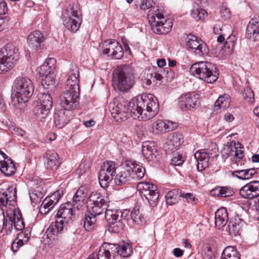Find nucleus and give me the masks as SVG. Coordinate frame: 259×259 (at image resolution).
I'll return each instance as SVG.
<instances>
[{
  "label": "nucleus",
  "instance_id": "b1692460",
  "mask_svg": "<svg viewBox=\"0 0 259 259\" xmlns=\"http://www.w3.org/2000/svg\"><path fill=\"white\" fill-rule=\"evenodd\" d=\"M0 169L6 176H10L16 171L13 162L3 152L0 150Z\"/></svg>",
  "mask_w": 259,
  "mask_h": 259
},
{
  "label": "nucleus",
  "instance_id": "c756f323",
  "mask_svg": "<svg viewBox=\"0 0 259 259\" xmlns=\"http://www.w3.org/2000/svg\"><path fill=\"white\" fill-rule=\"evenodd\" d=\"M248 38L256 39L259 33V16L252 18L249 22L246 32Z\"/></svg>",
  "mask_w": 259,
  "mask_h": 259
},
{
  "label": "nucleus",
  "instance_id": "f704fd0d",
  "mask_svg": "<svg viewBox=\"0 0 259 259\" xmlns=\"http://www.w3.org/2000/svg\"><path fill=\"white\" fill-rule=\"evenodd\" d=\"M29 238V233L21 232L13 242L11 245V249L14 252H16L19 248L27 243Z\"/></svg>",
  "mask_w": 259,
  "mask_h": 259
},
{
  "label": "nucleus",
  "instance_id": "2f4dec72",
  "mask_svg": "<svg viewBox=\"0 0 259 259\" xmlns=\"http://www.w3.org/2000/svg\"><path fill=\"white\" fill-rule=\"evenodd\" d=\"M126 164L130 170L131 176L134 180H139L143 178L145 173V168L140 164L136 162L126 161Z\"/></svg>",
  "mask_w": 259,
  "mask_h": 259
},
{
  "label": "nucleus",
  "instance_id": "ddd939ff",
  "mask_svg": "<svg viewBox=\"0 0 259 259\" xmlns=\"http://www.w3.org/2000/svg\"><path fill=\"white\" fill-rule=\"evenodd\" d=\"M79 91L65 89L60 96L61 104L62 107L68 111L76 108L78 105Z\"/></svg>",
  "mask_w": 259,
  "mask_h": 259
},
{
  "label": "nucleus",
  "instance_id": "de8ad7c7",
  "mask_svg": "<svg viewBox=\"0 0 259 259\" xmlns=\"http://www.w3.org/2000/svg\"><path fill=\"white\" fill-rule=\"evenodd\" d=\"M55 75L54 73L42 77L41 85L44 88L49 89L53 87L55 82Z\"/></svg>",
  "mask_w": 259,
  "mask_h": 259
},
{
  "label": "nucleus",
  "instance_id": "4be33fe9",
  "mask_svg": "<svg viewBox=\"0 0 259 259\" xmlns=\"http://www.w3.org/2000/svg\"><path fill=\"white\" fill-rule=\"evenodd\" d=\"M240 195L245 199H252L259 196V181H252L240 190Z\"/></svg>",
  "mask_w": 259,
  "mask_h": 259
},
{
  "label": "nucleus",
  "instance_id": "864d4df0",
  "mask_svg": "<svg viewBox=\"0 0 259 259\" xmlns=\"http://www.w3.org/2000/svg\"><path fill=\"white\" fill-rule=\"evenodd\" d=\"M102 246L107 250L109 253H111V256L112 255L113 257L117 254V251L119 245L117 244H111L105 242L102 245Z\"/></svg>",
  "mask_w": 259,
  "mask_h": 259
},
{
  "label": "nucleus",
  "instance_id": "c03bdc74",
  "mask_svg": "<svg viewBox=\"0 0 259 259\" xmlns=\"http://www.w3.org/2000/svg\"><path fill=\"white\" fill-rule=\"evenodd\" d=\"M153 0H135V5L137 8L146 11L152 10Z\"/></svg>",
  "mask_w": 259,
  "mask_h": 259
},
{
  "label": "nucleus",
  "instance_id": "8fccbe9b",
  "mask_svg": "<svg viewBox=\"0 0 259 259\" xmlns=\"http://www.w3.org/2000/svg\"><path fill=\"white\" fill-rule=\"evenodd\" d=\"M241 144H235L234 147H231L230 149V154L234 155L237 158L240 159L243 157V151L241 147Z\"/></svg>",
  "mask_w": 259,
  "mask_h": 259
},
{
  "label": "nucleus",
  "instance_id": "052dcab7",
  "mask_svg": "<svg viewBox=\"0 0 259 259\" xmlns=\"http://www.w3.org/2000/svg\"><path fill=\"white\" fill-rule=\"evenodd\" d=\"M89 165L87 162H82L79 164L76 170V172L79 176H81L84 173L89 170Z\"/></svg>",
  "mask_w": 259,
  "mask_h": 259
},
{
  "label": "nucleus",
  "instance_id": "72a5a7b5",
  "mask_svg": "<svg viewBox=\"0 0 259 259\" xmlns=\"http://www.w3.org/2000/svg\"><path fill=\"white\" fill-rule=\"evenodd\" d=\"M228 221V212L224 207L220 208L215 212V225L218 229L224 227Z\"/></svg>",
  "mask_w": 259,
  "mask_h": 259
},
{
  "label": "nucleus",
  "instance_id": "0e129e2a",
  "mask_svg": "<svg viewBox=\"0 0 259 259\" xmlns=\"http://www.w3.org/2000/svg\"><path fill=\"white\" fill-rule=\"evenodd\" d=\"M180 196L182 197L186 198L188 201L193 202H195L196 198L193 196L192 193H188L186 194H181Z\"/></svg>",
  "mask_w": 259,
  "mask_h": 259
},
{
  "label": "nucleus",
  "instance_id": "69168bd1",
  "mask_svg": "<svg viewBox=\"0 0 259 259\" xmlns=\"http://www.w3.org/2000/svg\"><path fill=\"white\" fill-rule=\"evenodd\" d=\"M7 5L5 2L0 1V15H3L7 12Z\"/></svg>",
  "mask_w": 259,
  "mask_h": 259
},
{
  "label": "nucleus",
  "instance_id": "a19ab883",
  "mask_svg": "<svg viewBox=\"0 0 259 259\" xmlns=\"http://www.w3.org/2000/svg\"><path fill=\"white\" fill-rule=\"evenodd\" d=\"M215 110L219 109H226L230 106V99L227 95L220 96L214 103Z\"/></svg>",
  "mask_w": 259,
  "mask_h": 259
},
{
  "label": "nucleus",
  "instance_id": "f257e3e1",
  "mask_svg": "<svg viewBox=\"0 0 259 259\" xmlns=\"http://www.w3.org/2000/svg\"><path fill=\"white\" fill-rule=\"evenodd\" d=\"M109 199L107 196L95 191L92 192L87 202L88 214H85L84 228L87 231H92L96 227V217L102 214L106 209Z\"/></svg>",
  "mask_w": 259,
  "mask_h": 259
},
{
  "label": "nucleus",
  "instance_id": "9d476101",
  "mask_svg": "<svg viewBox=\"0 0 259 259\" xmlns=\"http://www.w3.org/2000/svg\"><path fill=\"white\" fill-rule=\"evenodd\" d=\"M38 102L34 108L33 112L38 120H42L49 115L52 107V98L48 93H40L38 95Z\"/></svg>",
  "mask_w": 259,
  "mask_h": 259
},
{
  "label": "nucleus",
  "instance_id": "a18cd8bd",
  "mask_svg": "<svg viewBox=\"0 0 259 259\" xmlns=\"http://www.w3.org/2000/svg\"><path fill=\"white\" fill-rule=\"evenodd\" d=\"M79 72L78 67L75 64H71L68 72V79L74 80L76 82H79Z\"/></svg>",
  "mask_w": 259,
  "mask_h": 259
},
{
  "label": "nucleus",
  "instance_id": "37998d69",
  "mask_svg": "<svg viewBox=\"0 0 259 259\" xmlns=\"http://www.w3.org/2000/svg\"><path fill=\"white\" fill-rule=\"evenodd\" d=\"M133 252V249L130 245L128 243H122L119 245L117 254L123 257H128Z\"/></svg>",
  "mask_w": 259,
  "mask_h": 259
},
{
  "label": "nucleus",
  "instance_id": "bf43d9fd",
  "mask_svg": "<svg viewBox=\"0 0 259 259\" xmlns=\"http://www.w3.org/2000/svg\"><path fill=\"white\" fill-rule=\"evenodd\" d=\"M65 89L70 90H76L79 91V82H76L74 80L67 79Z\"/></svg>",
  "mask_w": 259,
  "mask_h": 259
},
{
  "label": "nucleus",
  "instance_id": "f03ea898",
  "mask_svg": "<svg viewBox=\"0 0 259 259\" xmlns=\"http://www.w3.org/2000/svg\"><path fill=\"white\" fill-rule=\"evenodd\" d=\"M34 85L31 80L26 77H17L12 86L11 102L16 108H22L33 95Z\"/></svg>",
  "mask_w": 259,
  "mask_h": 259
},
{
  "label": "nucleus",
  "instance_id": "4c0bfd02",
  "mask_svg": "<svg viewBox=\"0 0 259 259\" xmlns=\"http://www.w3.org/2000/svg\"><path fill=\"white\" fill-rule=\"evenodd\" d=\"M11 219L14 223V227L16 230L18 231L22 230L24 227V222L22 219V215L18 209H14L12 213L10 214Z\"/></svg>",
  "mask_w": 259,
  "mask_h": 259
},
{
  "label": "nucleus",
  "instance_id": "680f3d73",
  "mask_svg": "<svg viewBox=\"0 0 259 259\" xmlns=\"http://www.w3.org/2000/svg\"><path fill=\"white\" fill-rule=\"evenodd\" d=\"M42 197V194L40 193L32 192L30 194V198L32 202L37 203L39 202Z\"/></svg>",
  "mask_w": 259,
  "mask_h": 259
},
{
  "label": "nucleus",
  "instance_id": "393cba45",
  "mask_svg": "<svg viewBox=\"0 0 259 259\" xmlns=\"http://www.w3.org/2000/svg\"><path fill=\"white\" fill-rule=\"evenodd\" d=\"M184 137L181 133H173L169 134L165 143V147L167 150L172 152L176 150L183 143Z\"/></svg>",
  "mask_w": 259,
  "mask_h": 259
},
{
  "label": "nucleus",
  "instance_id": "ea45409f",
  "mask_svg": "<svg viewBox=\"0 0 259 259\" xmlns=\"http://www.w3.org/2000/svg\"><path fill=\"white\" fill-rule=\"evenodd\" d=\"M221 259H240L238 251L233 246H227L222 252Z\"/></svg>",
  "mask_w": 259,
  "mask_h": 259
},
{
  "label": "nucleus",
  "instance_id": "4468645a",
  "mask_svg": "<svg viewBox=\"0 0 259 259\" xmlns=\"http://www.w3.org/2000/svg\"><path fill=\"white\" fill-rule=\"evenodd\" d=\"M187 47L198 56L206 55L208 48L206 44L197 36L189 34L185 39Z\"/></svg>",
  "mask_w": 259,
  "mask_h": 259
},
{
  "label": "nucleus",
  "instance_id": "20e7f679",
  "mask_svg": "<svg viewBox=\"0 0 259 259\" xmlns=\"http://www.w3.org/2000/svg\"><path fill=\"white\" fill-rule=\"evenodd\" d=\"M74 209L73 205L70 203L61 205L56 214L55 222H52L46 231L48 238L54 239L55 235L62 231L64 226L72 220Z\"/></svg>",
  "mask_w": 259,
  "mask_h": 259
},
{
  "label": "nucleus",
  "instance_id": "f8f14e48",
  "mask_svg": "<svg viewBox=\"0 0 259 259\" xmlns=\"http://www.w3.org/2000/svg\"><path fill=\"white\" fill-rule=\"evenodd\" d=\"M116 166L114 162L108 161L103 163L99 172V181L102 187L105 188L113 180L116 174Z\"/></svg>",
  "mask_w": 259,
  "mask_h": 259
},
{
  "label": "nucleus",
  "instance_id": "1a4fd4ad",
  "mask_svg": "<svg viewBox=\"0 0 259 259\" xmlns=\"http://www.w3.org/2000/svg\"><path fill=\"white\" fill-rule=\"evenodd\" d=\"M17 50L12 45H7L0 50V74L12 68L18 60Z\"/></svg>",
  "mask_w": 259,
  "mask_h": 259
},
{
  "label": "nucleus",
  "instance_id": "e2e57ef3",
  "mask_svg": "<svg viewBox=\"0 0 259 259\" xmlns=\"http://www.w3.org/2000/svg\"><path fill=\"white\" fill-rule=\"evenodd\" d=\"M221 17L224 19L227 20L230 18V10L226 7H222L221 9Z\"/></svg>",
  "mask_w": 259,
  "mask_h": 259
},
{
  "label": "nucleus",
  "instance_id": "aec40b11",
  "mask_svg": "<svg viewBox=\"0 0 259 259\" xmlns=\"http://www.w3.org/2000/svg\"><path fill=\"white\" fill-rule=\"evenodd\" d=\"M17 191L15 186L9 187L5 192L0 190V206H14L16 203Z\"/></svg>",
  "mask_w": 259,
  "mask_h": 259
},
{
  "label": "nucleus",
  "instance_id": "f3484780",
  "mask_svg": "<svg viewBox=\"0 0 259 259\" xmlns=\"http://www.w3.org/2000/svg\"><path fill=\"white\" fill-rule=\"evenodd\" d=\"M200 104L199 95L194 93L182 95L179 98L178 105L182 110L187 111Z\"/></svg>",
  "mask_w": 259,
  "mask_h": 259
},
{
  "label": "nucleus",
  "instance_id": "bb28decb",
  "mask_svg": "<svg viewBox=\"0 0 259 259\" xmlns=\"http://www.w3.org/2000/svg\"><path fill=\"white\" fill-rule=\"evenodd\" d=\"M126 162L123 165L120 171L116 175L115 178V183L117 185H121L130 182L133 179Z\"/></svg>",
  "mask_w": 259,
  "mask_h": 259
},
{
  "label": "nucleus",
  "instance_id": "4d7b16f0",
  "mask_svg": "<svg viewBox=\"0 0 259 259\" xmlns=\"http://www.w3.org/2000/svg\"><path fill=\"white\" fill-rule=\"evenodd\" d=\"M95 254L97 255V259H111V253L107 252L102 246L100 248L98 252Z\"/></svg>",
  "mask_w": 259,
  "mask_h": 259
},
{
  "label": "nucleus",
  "instance_id": "5fc2aeb1",
  "mask_svg": "<svg viewBox=\"0 0 259 259\" xmlns=\"http://www.w3.org/2000/svg\"><path fill=\"white\" fill-rule=\"evenodd\" d=\"M191 15L196 20L198 21L204 18L206 12L204 9L196 8L191 11Z\"/></svg>",
  "mask_w": 259,
  "mask_h": 259
},
{
  "label": "nucleus",
  "instance_id": "7ed1b4c3",
  "mask_svg": "<svg viewBox=\"0 0 259 259\" xmlns=\"http://www.w3.org/2000/svg\"><path fill=\"white\" fill-rule=\"evenodd\" d=\"M137 119L147 120L155 116L159 111V104L152 94H142L134 98Z\"/></svg>",
  "mask_w": 259,
  "mask_h": 259
},
{
  "label": "nucleus",
  "instance_id": "7c9ffc66",
  "mask_svg": "<svg viewBox=\"0 0 259 259\" xmlns=\"http://www.w3.org/2000/svg\"><path fill=\"white\" fill-rule=\"evenodd\" d=\"M87 193L88 190L86 187L81 186L78 188L73 198L72 205L74 208L78 210L82 206Z\"/></svg>",
  "mask_w": 259,
  "mask_h": 259
},
{
  "label": "nucleus",
  "instance_id": "79ce46f5",
  "mask_svg": "<svg viewBox=\"0 0 259 259\" xmlns=\"http://www.w3.org/2000/svg\"><path fill=\"white\" fill-rule=\"evenodd\" d=\"M131 217L133 222L139 225H144L146 223L145 219L140 212L139 208L135 207L131 213Z\"/></svg>",
  "mask_w": 259,
  "mask_h": 259
},
{
  "label": "nucleus",
  "instance_id": "3c124183",
  "mask_svg": "<svg viewBox=\"0 0 259 259\" xmlns=\"http://www.w3.org/2000/svg\"><path fill=\"white\" fill-rule=\"evenodd\" d=\"M9 216V220H5V218L2 219V226L0 228V231L4 229L7 233H11L14 226V223L12 219H11L10 214H7Z\"/></svg>",
  "mask_w": 259,
  "mask_h": 259
},
{
  "label": "nucleus",
  "instance_id": "473e14b6",
  "mask_svg": "<svg viewBox=\"0 0 259 259\" xmlns=\"http://www.w3.org/2000/svg\"><path fill=\"white\" fill-rule=\"evenodd\" d=\"M55 60L53 58H50L47 60L43 64L37 68V72L41 77L54 73L55 67L54 63Z\"/></svg>",
  "mask_w": 259,
  "mask_h": 259
},
{
  "label": "nucleus",
  "instance_id": "e433bc0d",
  "mask_svg": "<svg viewBox=\"0 0 259 259\" xmlns=\"http://www.w3.org/2000/svg\"><path fill=\"white\" fill-rule=\"evenodd\" d=\"M243 222L238 218L231 220L228 226V232L230 235L237 236L240 235L242 230Z\"/></svg>",
  "mask_w": 259,
  "mask_h": 259
},
{
  "label": "nucleus",
  "instance_id": "c9c22d12",
  "mask_svg": "<svg viewBox=\"0 0 259 259\" xmlns=\"http://www.w3.org/2000/svg\"><path fill=\"white\" fill-rule=\"evenodd\" d=\"M123 214L124 213L121 210L107 209L105 217L109 224L114 225L115 223L119 222L122 218L125 217Z\"/></svg>",
  "mask_w": 259,
  "mask_h": 259
},
{
  "label": "nucleus",
  "instance_id": "9b49d317",
  "mask_svg": "<svg viewBox=\"0 0 259 259\" xmlns=\"http://www.w3.org/2000/svg\"><path fill=\"white\" fill-rule=\"evenodd\" d=\"M137 188L142 196H144L149 204L155 206L157 204L158 198V191L156 185L146 182L139 183Z\"/></svg>",
  "mask_w": 259,
  "mask_h": 259
},
{
  "label": "nucleus",
  "instance_id": "09e8293b",
  "mask_svg": "<svg viewBox=\"0 0 259 259\" xmlns=\"http://www.w3.org/2000/svg\"><path fill=\"white\" fill-rule=\"evenodd\" d=\"M215 194L221 197H228L233 195V191L226 187H219L213 190Z\"/></svg>",
  "mask_w": 259,
  "mask_h": 259
},
{
  "label": "nucleus",
  "instance_id": "dca6fc26",
  "mask_svg": "<svg viewBox=\"0 0 259 259\" xmlns=\"http://www.w3.org/2000/svg\"><path fill=\"white\" fill-rule=\"evenodd\" d=\"M103 53L116 59H120L123 55L122 47L115 39L107 40L103 44Z\"/></svg>",
  "mask_w": 259,
  "mask_h": 259
},
{
  "label": "nucleus",
  "instance_id": "603ef678",
  "mask_svg": "<svg viewBox=\"0 0 259 259\" xmlns=\"http://www.w3.org/2000/svg\"><path fill=\"white\" fill-rule=\"evenodd\" d=\"M242 96L244 100L250 104L254 102V93L250 88L246 87L242 93Z\"/></svg>",
  "mask_w": 259,
  "mask_h": 259
},
{
  "label": "nucleus",
  "instance_id": "a878e982",
  "mask_svg": "<svg viewBox=\"0 0 259 259\" xmlns=\"http://www.w3.org/2000/svg\"><path fill=\"white\" fill-rule=\"evenodd\" d=\"M45 159V164L46 168L49 170H54L57 169L60 162L59 156L57 153L52 151H48L44 155Z\"/></svg>",
  "mask_w": 259,
  "mask_h": 259
},
{
  "label": "nucleus",
  "instance_id": "58836bf2",
  "mask_svg": "<svg viewBox=\"0 0 259 259\" xmlns=\"http://www.w3.org/2000/svg\"><path fill=\"white\" fill-rule=\"evenodd\" d=\"M256 173V169L249 168L242 170H235L232 172V175L240 180H248Z\"/></svg>",
  "mask_w": 259,
  "mask_h": 259
},
{
  "label": "nucleus",
  "instance_id": "6e6552de",
  "mask_svg": "<svg viewBox=\"0 0 259 259\" xmlns=\"http://www.w3.org/2000/svg\"><path fill=\"white\" fill-rule=\"evenodd\" d=\"M147 19L153 31L158 34H165L171 30L172 22L170 19H166L159 10H149Z\"/></svg>",
  "mask_w": 259,
  "mask_h": 259
},
{
  "label": "nucleus",
  "instance_id": "a211bd4d",
  "mask_svg": "<svg viewBox=\"0 0 259 259\" xmlns=\"http://www.w3.org/2000/svg\"><path fill=\"white\" fill-rule=\"evenodd\" d=\"M63 194V191L58 190L53 194L47 197L42 201L39 207V212L43 214L48 213L58 202Z\"/></svg>",
  "mask_w": 259,
  "mask_h": 259
},
{
  "label": "nucleus",
  "instance_id": "6e6d98bb",
  "mask_svg": "<svg viewBox=\"0 0 259 259\" xmlns=\"http://www.w3.org/2000/svg\"><path fill=\"white\" fill-rule=\"evenodd\" d=\"M178 191L176 190L169 191L165 195L166 202L167 204L172 205L176 202V196Z\"/></svg>",
  "mask_w": 259,
  "mask_h": 259
},
{
  "label": "nucleus",
  "instance_id": "2eb2a0df",
  "mask_svg": "<svg viewBox=\"0 0 259 259\" xmlns=\"http://www.w3.org/2000/svg\"><path fill=\"white\" fill-rule=\"evenodd\" d=\"M67 16L63 20L64 26L69 31L75 32L78 30L82 22L78 12L74 8L67 10Z\"/></svg>",
  "mask_w": 259,
  "mask_h": 259
},
{
  "label": "nucleus",
  "instance_id": "423d86ee",
  "mask_svg": "<svg viewBox=\"0 0 259 259\" xmlns=\"http://www.w3.org/2000/svg\"><path fill=\"white\" fill-rule=\"evenodd\" d=\"M190 71L192 75L207 83H213L218 78L219 73L217 67L210 62L194 63L191 66Z\"/></svg>",
  "mask_w": 259,
  "mask_h": 259
},
{
  "label": "nucleus",
  "instance_id": "6ab92c4d",
  "mask_svg": "<svg viewBox=\"0 0 259 259\" xmlns=\"http://www.w3.org/2000/svg\"><path fill=\"white\" fill-rule=\"evenodd\" d=\"M177 127V123L169 121L157 119L152 124V131L154 134H162L167 131H172Z\"/></svg>",
  "mask_w": 259,
  "mask_h": 259
},
{
  "label": "nucleus",
  "instance_id": "0eeeda50",
  "mask_svg": "<svg viewBox=\"0 0 259 259\" xmlns=\"http://www.w3.org/2000/svg\"><path fill=\"white\" fill-rule=\"evenodd\" d=\"M134 98L130 102L123 101L110 104V111L112 116L117 122L125 120L130 116L137 119L136 106Z\"/></svg>",
  "mask_w": 259,
  "mask_h": 259
},
{
  "label": "nucleus",
  "instance_id": "774afa93",
  "mask_svg": "<svg viewBox=\"0 0 259 259\" xmlns=\"http://www.w3.org/2000/svg\"><path fill=\"white\" fill-rule=\"evenodd\" d=\"M173 254L176 257H181L184 254V251L179 248H176L173 250Z\"/></svg>",
  "mask_w": 259,
  "mask_h": 259
},
{
  "label": "nucleus",
  "instance_id": "49530a36",
  "mask_svg": "<svg viewBox=\"0 0 259 259\" xmlns=\"http://www.w3.org/2000/svg\"><path fill=\"white\" fill-rule=\"evenodd\" d=\"M202 254L205 259H211L214 254V250L208 243L203 245L202 247Z\"/></svg>",
  "mask_w": 259,
  "mask_h": 259
},
{
  "label": "nucleus",
  "instance_id": "412c9836",
  "mask_svg": "<svg viewBox=\"0 0 259 259\" xmlns=\"http://www.w3.org/2000/svg\"><path fill=\"white\" fill-rule=\"evenodd\" d=\"M142 152L144 157L148 160L158 162L161 158V155L155 147L153 143L145 142L142 145Z\"/></svg>",
  "mask_w": 259,
  "mask_h": 259
},
{
  "label": "nucleus",
  "instance_id": "5701e85b",
  "mask_svg": "<svg viewBox=\"0 0 259 259\" xmlns=\"http://www.w3.org/2000/svg\"><path fill=\"white\" fill-rule=\"evenodd\" d=\"M45 37L38 30L31 32L27 37V44L32 51H38L42 49Z\"/></svg>",
  "mask_w": 259,
  "mask_h": 259
},
{
  "label": "nucleus",
  "instance_id": "338daca9",
  "mask_svg": "<svg viewBox=\"0 0 259 259\" xmlns=\"http://www.w3.org/2000/svg\"><path fill=\"white\" fill-rule=\"evenodd\" d=\"M232 37L234 38V36H230L227 39V41L226 42V45L225 46V47H227L229 49H230V48H231V49H233V48L234 46V40L232 41Z\"/></svg>",
  "mask_w": 259,
  "mask_h": 259
},
{
  "label": "nucleus",
  "instance_id": "39448f33",
  "mask_svg": "<svg viewBox=\"0 0 259 259\" xmlns=\"http://www.w3.org/2000/svg\"><path fill=\"white\" fill-rule=\"evenodd\" d=\"M135 77L132 68L129 66L117 67L113 73V84L122 92L132 88Z\"/></svg>",
  "mask_w": 259,
  "mask_h": 259
},
{
  "label": "nucleus",
  "instance_id": "c85d7f7f",
  "mask_svg": "<svg viewBox=\"0 0 259 259\" xmlns=\"http://www.w3.org/2000/svg\"><path fill=\"white\" fill-rule=\"evenodd\" d=\"M68 110L64 109L56 110L54 113V119L55 126L58 128L63 127L69 121Z\"/></svg>",
  "mask_w": 259,
  "mask_h": 259
},
{
  "label": "nucleus",
  "instance_id": "cd10ccee",
  "mask_svg": "<svg viewBox=\"0 0 259 259\" xmlns=\"http://www.w3.org/2000/svg\"><path fill=\"white\" fill-rule=\"evenodd\" d=\"M197 162V167L198 171H202L208 166L210 156L205 150H200L194 154Z\"/></svg>",
  "mask_w": 259,
  "mask_h": 259
},
{
  "label": "nucleus",
  "instance_id": "13d9d810",
  "mask_svg": "<svg viewBox=\"0 0 259 259\" xmlns=\"http://www.w3.org/2000/svg\"><path fill=\"white\" fill-rule=\"evenodd\" d=\"M185 160V158L181 154H176L171 159V163L175 166L181 165Z\"/></svg>",
  "mask_w": 259,
  "mask_h": 259
}]
</instances>
